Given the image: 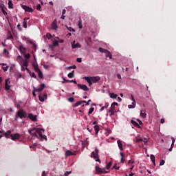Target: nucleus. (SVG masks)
I'll return each mask as SVG.
<instances>
[{"label":"nucleus","instance_id":"obj_16","mask_svg":"<svg viewBox=\"0 0 176 176\" xmlns=\"http://www.w3.org/2000/svg\"><path fill=\"white\" fill-rule=\"evenodd\" d=\"M72 49H77V47L80 48L81 45L79 43H76V41L72 43Z\"/></svg>","mask_w":176,"mask_h":176},{"label":"nucleus","instance_id":"obj_46","mask_svg":"<svg viewBox=\"0 0 176 176\" xmlns=\"http://www.w3.org/2000/svg\"><path fill=\"white\" fill-rule=\"evenodd\" d=\"M37 91H36V89L34 88L33 91H32V96L33 97H36V93Z\"/></svg>","mask_w":176,"mask_h":176},{"label":"nucleus","instance_id":"obj_58","mask_svg":"<svg viewBox=\"0 0 176 176\" xmlns=\"http://www.w3.org/2000/svg\"><path fill=\"white\" fill-rule=\"evenodd\" d=\"M42 8V6H41V4H38V5H37V6H36V9H37V10H41V8Z\"/></svg>","mask_w":176,"mask_h":176},{"label":"nucleus","instance_id":"obj_3","mask_svg":"<svg viewBox=\"0 0 176 176\" xmlns=\"http://www.w3.org/2000/svg\"><path fill=\"white\" fill-rule=\"evenodd\" d=\"M91 157L94 159L96 162H98V163H101L100 160V157H98V148H96L95 151H92L91 154Z\"/></svg>","mask_w":176,"mask_h":176},{"label":"nucleus","instance_id":"obj_23","mask_svg":"<svg viewBox=\"0 0 176 176\" xmlns=\"http://www.w3.org/2000/svg\"><path fill=\"white\" fill-rule=\"evenodd\" d=\"M1 12L3 13V14H4V16H8V12H6V10H5V6H1Z\"/></svg>","mask_w":176,"mask_h":176},{"label":"nucleus","instance_id":"obj_42","mask_svg":"<svg viewBox=\"0 0 176 176\" xmlns=\"http://www.w3.org/2000/svg\"><path fill=\"white\" fill-rule=\"evenodd\" d=\"M115 109V106H113V108H112V106H111V109L109 111V112L110 113H113V110Z\"/></svg>","mask_w":176,"mask_h":176},{"label":"nucleus","instance_id":"obj_45","mask_svg":"<svg viewBox=\"0 0 176 176\" xmlns=\"http://www.w3.org/2000/svg\"><path fill=\"white\" fill-rule=\"evenodd\" d=\"M165 163H166V162L164 161V160H162L160 162V166H164Z\"/></svg>","mask_w":176,"mask_h":176},{"label":"nucleus","instance_id":"obj_30","mask_svg":"<svg viewBox=\"0 0 176 176\" xmlns=\"http://www.w3.org/2000/svg\"><path fill=\"white\" fill-rule=\"evenodd\" d=\"M86 145H89V141H87V140L82 141V148H85V146H86Z\"/></svg>","mask_w":176,"mask_h":176},{"label":"nucleus","instance_id":"obj_56","mask_svg":"<svg viewBox=\"0 0 176 176\" xmlns=\"http://www.w3.org/2000/svg\"><path fill=\"white\" fill-rule=\"evenodd\" d=\"M113 168H115L116 170H119L120 168V166H116V164L113 165Z\"/></svg>","mask_w":176,"mask_h":176},{"label":"nucleus","instance_id":"obj_13","mask_svg":"<svg viewBox=\"0 0 176 176\" xmlns=\"http://www.w3.org/2000/svg\"><path fill=\"white\" fill-rule=\"evenodd\" d=\"M17 116L20 118V119H23V118H25L24 116V110H19L16 113Z\"/></svg>","mask_w":176,"mask_h":176},{"label":"nucleus","instance_id":"obj_18","mask_svg":"<svg viewBox=\"0 0 176 176\" xmlns=\"http://www.w3.org/2000/svg\"><path fill=\"white\" fill-rule=\"evenodd\" d=\"M150 159L152 163H153L154 166H156V158L155 157V155L153 154H151L150 155Z\"/></svg>","mask_w":176,"mask_h":176},{"label":"nucleus","instance_id":"obj_1","mask_svg":"<svg viewBox=\"0 0 176 176\" xmlns=\"http://www.w3.org/2000/svg\"><path fill=\"white\" fill-rule=\"evenodd\" d=\"M42 131L45 133V129L37 128L36 129V133H32V135L35 138H38L41 141H43V140H47V138L42 133Z\"/></svg>","mask_w":176,"mask_h":176},{"label":"nucleus","instance_id":"obj_49","mask_svg":"<svg viewBox=\"0 0 176 176\" xmlns=\"http://www.w3.org/2000/svg\"><path fill=\"white\" fill-rule=\"evenodd\" d=\"M118 107V102H113L112 104H111V108H113V107Z\"/></svg>","mask_w":176,"mask_h":176},{"label":"nucleus","instance_id":"obj_63","mask_svg":"<svg viewBox=\"0 0 176 176\" xmlns=\"http://www.w3.org/2000/svg\"><path fill=\"white\" fill-rule=\"evenodd\" d=\"M76 61H77V63H80L82 61V58H78L76 59Z\"/></svg>","mask_w":176,"mask_h":176},{"label":"nucleus","instance_id":"obj_50","mask_svg":"<svg viewBox=\"0 0 176 176\" xmlns=\"http://www.w3.org/2000/svg\"><path fill=\"white\" fill-rule=\"evenodd\" d=\"M32 66L34 68L35 71H36V68H38L36 64H35V62L32 63Z\"/></svg>","mask_w":176,"mask_h":176},{"label":"nucleus","instance_id":"obj_25","mask_svg":"<svg viewBox=\"0 0 176 176\" xmlns=\"http://www.w3.org/2000/svg\"><path fill=\"white\" fill-rule=\"evenodd\" d=\"M129 109H134L135 108V102H132L131 104L128 105Z\"/></svg>","mask_w":176,"mask_h":176},{"label":"nucleus","instance_id":"obj_52","mask_svg":"<svg viewBox=\"0 0 176 176\" xmlns=\"http://www.w3.org/2000/svg\"><path fill=\"white\" fill-rule=\"evenodd\" d=\"M2 69H3L4 72H6V71H8V66H3Z\"/></svg>","mask_w":176,"mask_h":176},{"label":"nucleus","instance_id":"obj_20","mask_svg":"<svg viewBox=\"0 0 176 176\" xmlns=\"http://www.w3.org/2000/svg\"><path fill=\"white\" fill-rule=\"evenodd\" d=\"M117 144L118 145V148H119L120 151H123V144H122V141L118 140Z\"/></svg>","mask_w":176,"mask_h":176},{"label":"nucleus","instance_id":"obj_37","mask_svg":"<svg viewBox=\"0 0 176 176\" xmlns=\"http://www.w3.org/2000/svg\"><path fill=\"white\" fill-rule=\"evenodd\" d=\"M30 72V75L32 78H34V79H36V74H35L34 72Z\"/></svg>","mask_w":176,"mask_h":176},{"label":"nucleus","instance_id":"obj_28","mask_svg":"<svg viewBox=\"0 0 176 176\" xmlns=\"http://www.w3.org/2000/svg\"><path fill=\"white\" fill-rule=\"evenodd\" d=\"M109 96L111 98H114L115 100L118 98V95H116V94L110 93Z\"/></svg>","mask_w":176,"mask_h":176},{"label":"nucleus","instance_id":"obj_64","mask_svg":"<svg viewBox=\"0 0 176 176\" xmlns=\"http://www.w3.org/2000/svg\"><path fill=\"white\" fill-rule=\"evenodd\" d=\"M23 116H25L23 118H28V116H27V112H25L24 111H23Z\"/></svg>","mask_w":176,"mask_h":176},{"label":"nucleus","instance_id":"obj_6","mask_svg":"<svg viewBox=\"0 0 176 176\" xmlns=\"http://www.w3.org/2000/svg\"><path fill=\"white\" fill-rule=\"evenodd\" d=\"M28 118L30 119V120H32V122H38V118H37L36 115H34L32 113L28 114Z\"/></svg>","mask_w":176,"mask_h":176},{"label":"nucleus","instance_id":"obj_41","mask_svg":"<svg viewBox=\"0 0 176 176\" xmlns=\"http://www.w3.org/2000/svg\"><path fill=\"white\" fill-rule=\"evenodd\" d=\"M53 46H54V47L58 46V41L55 39L54 43H53Z\"/></svg>","mask_w":176,"mask_h":176},{"label":"nucleus","instance_id":"obj_53","mask_svg":"<svg viewBox=\"0 0 176 176\" xmlns=\"http://www.w3.org/2000/svg\"><path fill=\"white\" fill-rule=\"evenodd\" d=\"M67 68L68 69H71V68H72L73 69H76V65L70 66V67H68Z\"/></svg>","mask_w":176,"mask_h":176},{"label":"nucleus","instance_id":"obj_40","mask_svg":"<svg viewBox=\"0 0 176 176\" xmlns=\"http://www.w3.org/2000/svg\"><path fill=\"white\" fill-rule=\"evenodd\" d=\"M67 28L70 32H75V29L72 28V27L67 26Z\"/></svg>","mask_w":176,"mask_h":176},{"label":"nucleus","instance_id":"obj_59","mask_svg":"<svg viewBox=\"0 0 176 176\" xmlns=\"http://www.w3.org/2000/svg\"><path fill=\"white\" fill-rule=\"evenodd\" d=\"M141 141H144L142 138H140V139H137L136 140H135V142L136 143H138V142H141Z\"/></svg>","mask_w":176,"mask_h":176},{"label":"nucleus","instance_id":"obj_4","mask_svg":"<svg viewBox=\"0 0 176 176\" xmlns=\"http://www.w3.org/2000/svg\"><path fill=\"white\" fill-rule=\"evenodd\" d=\"M96 174H107L108 172L105 170V168H101L99 166H96Z\"/></svg>","mask_w":176,"mask_h":176},{"label":"nucleus","instance_id":"obj_26","mask_svg":"<svg viewBox=\"0 0 176 176\" xmlns=\"http://www.w3.org/2000/svg\"><path fill=\"white\" fill-rule=\"evenodd\" d=\"M140 116H142V118H143V119H145V118H146V113H145V111L142 110L140 111Z\"/></svg>","mask_w":176,"mask_h":176},{"label":"nucleus","instance_id":"obj_33","mask_svg":"<svg viewBox=\"0 0 176 176\" xmlns=\"http://www.w3.org/2000/svg\"><path fill=\"white\" fill-rule=\"evenodd\" d=\"M66 83H74V85H77L76 80H66Z\"/></svg>","mask_w":176,"mask_h":176},{"label":"nucleus","instance_id":"obj_60","mask_svg":"<svg viewBox=\"0 0 176 176\" xmlns=\"http://www.w3.org/2000/svg\"><path fill=\"white\" fill-rule=\"evenodd\" d=\"M19 50H20L21 52H23V50H25V48L23 46H20Z\"/></svg>","mask_w":176,"mask_h":176},{"label":"nucleus","instance_id":"obj_48","mask_svg":"<svg viewBox=\"0 0 176 176\" xmlns=\"http://www.w3.org/2000/svg\"><path fill=\"white\" fill-rule=\"evenodd\" d=\"M56 39H58L59 41V43H64V40L60 39L58 37H56Z\"/></svg>","mask_w":176,"mask_h":176},{"label":"nucleus","instance_id":"obj_34","mask_svg":"<svg viewBox=\"0 0 176 176\" xmlns=\"http://www.w3.org/2000/svg\"><path fill=\"white\" fill-rule=\"evenodd\" d=\"M111 166H112V162H110L107 164V166L104 168H106L107 170H109Z\"/></svg>","mask_w":176,"mask_h":176},{"label":"nucleus","instance_id":"obj_31","mask_svg":"<svg viewBox=\"0 0 176 176\" xmlns=\"http://www.w3.org/2000/svg\"><path fill=\"white\" fill-rule=\"evenodd\" d=\"M8 8L13 9V3L12 2V0L8 1Z\"/></svg>","mask_w":176,"mask_h":176},{"label":"nucleus","instance_id":"obj_35","mask_svg":"<svg viewBox=\"0 0 176 176\" xmlns=\"http://www.w3.org/2000/svg\"><path fill=\"white\" fill-rule=\"evenodd\" d=\"M106 57H109L110 60L112 58V54H111V52L108 51V52H106Z\"/></svg>","mask_w":176,"mask_h":176},{"label":"nucleus","instance_id":"obj_29","mask_svg":"<svg viewBox=\"0 0 176 176\" xmlns=\"http://www.w3.org/2000/svg\"><path fill=\"white\" fill-rule=\"evenodd\" d=\"M99 52H100V53H105V54H106L107 53H108L109 51H108V50H105L104 48L100 47Z\"/></svg>","mask_w":176,"mask_h":176},{"label":"nucleus","instance_id":"obj_24","mask_svg":"<svg viewBox=\"0 0 176 176\" xmlns=\"http://www.w3.org/2000/svg\"><path fill=\"white\" fill-rule=\"evenodd\" d=\"M94 130L96 131L95 134H96V135H97V134H98V131H100V126L95 125L94 126Z\"/></svg>","mask_w":176,"mask_h":176},{"label":"nucleus","instance_id":"obj_2","mask_svg":"<svg viewBox=\"0 0 176 176\" xmlns=\"http://www.w3.org/2000/svg\"><path fill=\"white\" fill-rule=\"evenodd\" d=\"M16 61H18V63H19V65H21V67H28V65H29L28 59H24L20 55L17 56Z\"/></svg>","mask_w":176,"mask_h":176},{"label":"nucleus","instance_id":"obj_11","mask_svg":"<svg viewBox=\"0 0 176 176\" xmlns=\"http://www.w3.org/2000/svg\"><path fill=\"white\" fill-rule=\"evenodd\" d=\"M51 28L52 30H54L55 31H56L57 28H58V25H57V20H54L51 25Z\"/></svg>","mask_w":176,"mask_h":176},{"label":"nucleus","instance_id":"obj_51","mask_svg":"<svg viewBox=\"0 0 176 176\" xmlns=\"http://www.w3.org/2000/svg\"><path fill=\"white\" fill-rule=\"evenodd\" d=\"M32 131H34V129H30L28 130V133L30 135H32Z\"/></svg>","mask_w":176,"mask_h":176},{"label":"nucleus","instance_id":"obj_10","mask_svg":"<svg viewBox=\"0 0 176 176\" xmlns=\"http://www.w3.org/2000/svg\"><path fill=\"white\" fill-rule=\"evenodd\" d=\"M77 87L84 91H89V87L85 85L77 84Z\"/></svg>","mask_w":176,"mask_h":176},{"label":"nucleus","instance_id":"obj_47","mask_svg":"<svg viewBox=\"0 0 176 176\" xmlns=\"http://www.w3.org/2000/svg\"><path fill=\"white\" fill-rule=\"evenodd\" d=\"M46 36L47 39H52V34L50 33H47Z\"/></svg>","mask_w":176,"mask_h":176},{"label":"nucleus","instance_id":"obj_17","mask_svg":"<svg viewBox=\"0 0 176 176\" xmlns=\"http://www.w3.org/2000/svg\"><path fill=\"white\" fill-rule=\"evenodd\" d=\"M36 72L38 73V78L40 79H42V78H43V74L42 73V71L40 70L39 67L36 68Z\"/></svg>","mask_w":176,"mask_h":176},{"label":"nucleus","instance_id":"obj_43","mask_svg":"<svg viewBox=\"0 0 176 176\" xmlns=\"http://www.w3.org/2000/svg\"><path fill=\"white\" fill-rule=\"evenodd\" d=\"M80 105H82V102H80V101L77 102L74 104V107H79Z\"/></svg>","mask_w":176,"mask_h":176},{"label":"nucleus","instance_id":"obj_38","mask_svg":"<svg viewBox=\"0 0 176 176\" xmlns=\"http://www.w3.org/2000/svg\"><path fill=\"white\" fill-rule=\"evenodd\" d=\"M93 112H94V108L91 107L88 111V115H91V113H93Z\"/></svg>","mask_w":176,"mask_h":176},{"label":"nucleus","instance_id":"obj_44","mask_svg":"<svg viewBox=\"0 0 176 176\" xmlns=\"http://www.w3.org/2000/svg\"><path fill=\"white\" fill-rule=\"evenodd\" d=\"M69 102H74L75 101V98H68Z\"/></svg>","mask_w":176,"mask_h":176},{"label":"nucleus","instance_id":"obj_39","mask_svg":"<svg viewBox=\"0 0 176 176\" xmlns=\"http://www.w3.org/2000/svg\"><path fill=\"white\" fill-rule=\"evenodd\" d=\"M23 56H24L25 58H26V60H28V58H30L31 57V54H23Z\"/></svg>","mask_w":176,"mask_h":176},{"label":"nucleus","instance_id":"obj_5","mask_svg":"<svg viewBox=\"0 0 176 176\" xmlns=\"http://www.w3.org/2000/svg\"><path fill=\"white\" fill-rule=\"evenodd\" d=\"M22 9H23V10H25V12H28V13H32V12H34V9H32V8L27 6H24L23 4L21 5Z\"/></svg>","mask_w":176,"mask_h":176},{"label":"nucleus","instance_id":"obj_7","mask_svg":"<svg viewBox=\"0 0 176 176\" xmlns=\"http://www.w3.org/2000/svg\"><path fill=\"white\" fill-rule=\"evenodd\" d=\"M76 151H70V150H67L65 152V157H68L69 156H75V155H76Z\"/></svg>","mask_w":176,"mask_h":176},{"label":"nucleus","instance_id":"obj_36","mask_svg":"<svg viewBox=\"0 0 176 176\" xmlns=\"http://www.w3.org/2000/svg\"><path fill=\"white\" fill-rule=\"evenodd\" d=\"M67 76H68V78H74V70L72 72L69 73Z\"/></svg>","mask_w":176,"mask_h":176},{"label":"nucleus","instance_id":"obj_14","mask_svg":"<svg viewBox=\"0 0 176 176\" xmlns=\"http://www.w3.org/2000/svg\"><path fill=\"white\" fill-rule=\"evenodd\" d=\"M9 84H10V80L8 78L6 80V83H5V89L6 91L10 90V85H9Z\"/></svg>","mask_w":176,"mask_h":176},{"label":"nucleus","instance_id":"obj_22","mask_svg":"<svg viewBox=\"0 0 176 176\" xmlns=\"http://www.w3.org/2000/svg\"><path fill=\"white\" fill-rule=\"evenodd\" d=\"M85 80H86L87 82V83L89 84V86H91V85H93V82L91 81L90 78H89V77L85 76L84 77Z\"/></svg>","mask_w":176,"mask_h":176},{"label":"nucleus","instance_id":"obj_9","mask_svg":"<svg viewBox=\"0 0 176 176\" xmlns=\"http://www.w3.org/2000/svg\"><path fill=\"white\" fill-rule=\"evenodd\" d=\"M38 98L41 102H43L45 101V99L47 98V94H43L41 93L38 94Z\"/></svg>","mask_w":176,"mask_h":176},{"label":"nucleus","instance_id":"obj_55","mask_svg":"<svg viewBox=\"0 0 176 176\" xmlns=\"http://www.w3.org/2000/svg\"><path fill=\"white\" fill-rule=\"evenodd\" d=\"M72 171H67L65 173V176H68L69 174H72Z\"/></svg>","mask_w":176,"mask_h":176},{"label":"nucleus","instance_id":"obj_15","mask_svg":"<svg viewBox=\"0 0 176 176\" xmlns=\"http://www.w3.org/2000/svg\"><path fill=\"white\" fill-rule=\"evenodd\" d=\"M19 138H20V134L19 133L11 135V140H12V141H16V140H19Z\"/></svg>","mask_w":176,"mask_h":176},{"label":"nucleus","instance_id":"obj_8","mask_svg":"<svg viewBox=\"0 0 176 176\" xmlns=\"http://www.w3.org/2000/svg\"><path fill=\"white\" fill-rule=\"evenodd\" d=\"M89 79L90 80L91 82H92V83H97V82L100 80V76H96L89 77Z\"/></svg>","mask_w":176,"mask_h":176},{"label":"nucleus","instance_id":"obj_27","mask_svg":"<svg viewBox=\"0 0 176 176\" xmlns=\"http://www.w3.org/2000/svg\"><path fill=\"white\" fill-rule=\"evenodd\" d=\"M29 43H31V45H32V49H33L34 50H36V44L34 43V42L28 41Z\"/></svg>","mask_w":176,"mask_h":176},{"label":"nucleus","instance_id":"obj_21","mask_svg":"<svg viewBox=\"0 0 176 176\" xmlns=\"http://www.w3.org/2000/svg\"><path fill=\"white\" fill-rule=\"evenodd\" d=\"M131 123L135 126L137 127L138 129H140L141 126H140V124L138 123H137V122L134 121V120H131Z\"/></svg>","mask_w":176,"mask_h":176},{"label":"nucleus","instance_id":"obj_54","mask_svg":"<svg viewBox=\"0 0 176 176\" xmlns=\"http://www.w3.org/2000/svg\"><path fill=\"white\" fill-rule=\"evenodd\" d=\"M23 27H24V28H27V27H28L26 21H23Z\"/></svg>","mask_w":176,"mask_h":176},{"label":"nucleus","instance_id":"obj_12","mask_svg":"<svg viewBox=\"0 0 176 176\" xmlns=\"http://www.w3.org/2000/svg\"><path fill=\"white\" fill-rule=\"evenodd\" d=\"M34 89L36 91L41 93V91H43V89H45V84H41L39 85L38 88L34 87Z\"/></svg>","mask_w":176,"mask_h":176},{"label":"nucleus","instance_id":"obj_32","mask_svg":"<svg viewBox=\"0 0 176 176\" xmlns=\"http://www.w3.org/2000/svg\"><path fill=\"white\" fill-rule=\"evenodd\" d=\"M21 71H28V72H30V69H28V67H25V66H21Z\"/></svg>","mask_w":176,"mask_h":176},{"label":"nucleus","instance_id":"obj_19","mask_svg":"<svg viewBox=\"0 0 176 176\" xmlns=\"http://www.w3.org/2000/svg\"><path fill=\"white\" fill-rule=\"evenodd\" d=\"M4 135H6V138H10V137L12 135V131L9 130L7 132H4Z\"/></svg>","mask_w":176,"mask_h":176},{"label":"nucleus","instance_id":"obj_57","mask_svg":"<svg viewBox=\"0 0 176 176\" xmlns=\"http://www.w3.org/2000/svg\"><path fill=\"white\" fill-rule=\"evenodd\" d=\"M131 100L133 101L132 102H135V100L134 99V96L133 95L131 96Z\"/></svg>","mask_w":176,"mask_h":176},{"label":"nucleus","instance_id":"obj_62","mask_svg":"<svg viewBox=\"0 0 176 176\" xmlns=\"http://www.w3.org/2000/svg\"><path fill=\"white\" fill-rule=\"evenodd\" d=\"M105 108H108V104H107L105 107H102L100 109V111H104V109H105Z\"/></svg>","mask_w":176,"mask_h":176},{"label":"nucleus","instance_id":"obj_61","mask_svg":"<svg viewBox=\"0 0 176 176\" xmlns=\"http://www.w3.org/2000/svg\"><path fill=\"white\" fill-rule=\"evenodd\" d=\"M17 28H18V30H19V31H21V30H22V29H21V25L18 24V25H17Z\"/></svg>","mask_w":176,"mask_h":176}]
</instances>
